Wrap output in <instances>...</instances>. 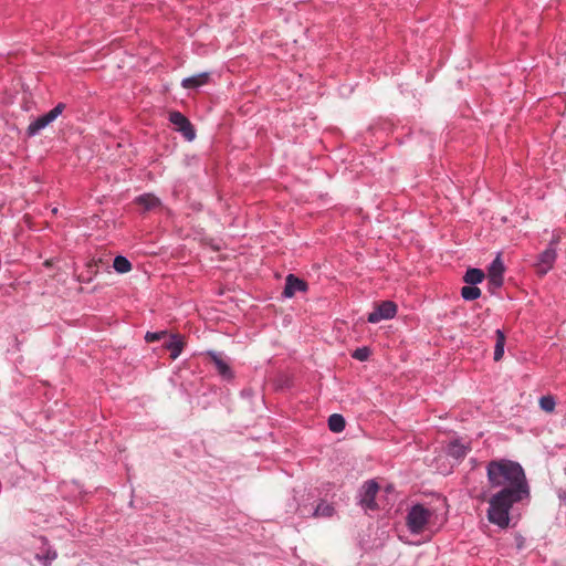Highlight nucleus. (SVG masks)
Masks as SVG:
<instances>
[{"label":"nucleus","mask_w":566,"mask_h":566,"mask_svg":"<svg viewBox=\"0 0 566 566\" xmlns=\"http://www.w3.org/2000/svg\"><path fill=\"white\" fill-rule=\"evenodd\" d=\"M490 489L496 490L488 500V520L501 528L510 524V511L515 503L530 497V486L520 463L493 460L486 467Z\"/></svg>","instance_id":"nucleus-1"},{"label":"nucleus","mask_w":566,"mask_h":566,"mask_svg":"<svg viewBox=\"0 0 566 566\" xmlns=\"http://www.w3.org/2000/svg\"><path fill=\"white\" fill-rule=\"evenodd\" d=\"M432 512L421 504L413 505L407 515V526L412 534H420L427 530Z\"/></svg>","instance_id":"nucleus-2"},{"label":"nucleus","mask_w":566,"mask_h":566,"mask_svg":"<svg viewBox=\"0 0 566 566\" xmlns=\"http://www.w3.org/2000/svg\"><path fill=\"white\" fill-rule=\"evenodd\" d=\"M64 108H65V105L63 103H59L50 112L38 117L34 122H32L29 125L28 134L29 135L38 134L41 129L45 128L48 125H50L52 122H54L57 118V116L62 114Z\"/></svg>","instance_id":"nucleus-3"},{"label":"nucleus","mask_w":566,"mask_h":566,"mask_svg":"<svg viewBox=\"0 0 566 566\" xmlns=\"http://www.w3.org/2000/svg\"><path fill=\"white\" fill-rule=\"evenodd\" d=\"M169 120L176 126V129L179 130L187 140H192L196 137V132L192 124L180 112H171L169 114Z\"/></svg>","instance_id":"nucleus-4"},{"label":"nucleus","mask_w":566,"mask_h":566,"mask_svg":"<svg viewBox=\"0 0 566 566\" xmlns=\"http://www.w3.org/2000/svg\"><path fill=\"white\" fill-rule=\"evenodd\" d=\"M396 313L397 305L391 301H384L377 305L374 312L369 313L368 322L375 324L382 319H389L392 318Z\"/></svg>","instance_id":"nucleus-5"},{"label":"nucleus","mask_w":566,"mask_h":566,"mask_svg":"<svg viewBox=\"0 0 566 566\" xmlns=\"http://www.w3.org/2000/svg\"><path fill=\"white\" fill-rule=\"evenodd\" d=\"M379 490V485L375 481L366 482L361 488L360 504L367 510H375L377 504L375 496Z\"/></svg>","instance_id":"nucleus-6"},{"label":"nucleus","mask_w":566,"mask_h":566,"mask_svg":"<svg viewBox=\"0 0 566 566\" xmlns=\"http://www.w3.org/2000/svg\"><path fill=\"white\" fill-rule=\"evenodd\" d=\"M166 338L164 347L170 352V358L175 360L179 357L186 345L185 337L180 334H171Z\"/></svg>","instance_id":"nucleus-7"},{"label":"nucleus","mask_w":566,"mask_h":566,"mask_svg":"<svg viewBox=\"0 0 566 566\" xmlns=\"http://www.w3.org/2000/svg\"><path fill=\"white\" fill-rule=\"evenodd\" d=\"M207 356L210 358V361L214 365L220 376L227 379L232 378L233 375L230 365L221 353L208 352Z\"/></svg>","instance_id":"nucleus-8"},{"label":"nucleus","mask_w":566,"mask_h":566,"mask_svg":"<svg viewBox=\"0 0 566 566\" xmlns=\"http://www.w3.org/2000/svg\"><path fill=\"white\" fill-rule=\"evenodd\" d=\"M504 265L500 256H496L489 266V282L494 287H500L503 284Z\"/></svg>","instance_id":"nucleus-9"},{"label":"nucleus","mask_w":566,"mask_h":566,"mask_svg":"<svg viewBox=\"0 0 566 566\" xmlns=\"http://www.w3.org/2000/svg\"><path fill=\"white\" fill-rule=\"evenodd\" d=\"M307 290V283L293 274H289L285 281V287L283 295L285 297H293L296 292H305Z\"/></svg>","instance_id":"nucleus-10"},{"label":"nucleus","mask_w":566,"mask_h":566,"mask_svg":"<svg viewBox=\"0 0 566 566\" xmlns=\"http://www.w3.org/2000/svg\"><path fill=\"white\" fill-rule=\"evenodd\" d=\"M556 259V251L552 247L547 248L539 255L537 263V272L541 275H545L552 268Z\"/></svg>","instance_id":"nucleus-11"},{"label":"nucleus","mask_w":566,"mask_h":566,"mask_svg":"<svg viewBox=\"0 0 566 566\" xmlns=\"http://www.w3.org/2000/svg\"><path fill=\"white\" fill-rule=\"evenodd\" d=\"M209 81V73H200L197 75H192L182 80L181 85L184 88H197Z\"/></svg>","instance_id":"nucleus-12"},{"label":"nucleus","mask_w":566,"mask_h":566,"mask_svg":"<svg viewBox=\"0 0 566 566\" xmlns=\"http://www.w3.org/2000/svg\"><path fill=\"white\" fill-rule=\"evenodd\" d=\"M505 335L501 329L495 331L494 360L499 361L504 355Z\"/></svg>","instance_id":"nucleus-13"},{"label":"nucleus","mask_w":566,"mask_h":566,"mask_svg":"<svg viewBox=\"0 0 566 566\" xmlns=\"http://www.w3.org/2000/svg\"><path fill=\"white\" fill-rule=\"evenodd\" d=\"M136 203L144 207L145 210H151L159 206V199L154 195L146 193L136 198Z\"/></svg>","instance_id":"nucleus-14"},{"label":"nucleus","mask_w":566,"mask_h":566,"mask_svg":"<svg viewBox=\"0 0 566 566\" xmlns=\"http://www.w3.org/2000/svg\"><path fill=\"white\" fill-rule=\"evenodd\" d=\"M484 277H485V275L482 270L469 269L465 272L463 280L467 284L474 285V284L481 283Z\"/></svg>","instance_id":"nucleus-15"},{"label":"nucleus","mask_w":566,"mask_h":566,"mask_svg":"<svg viewBox=\"0 0 566 566\" xmlns=\"http://www.w3.org/2000/svg\"><path fill=\"white\" fill-rule=\"evenodd\" d=\"M468 451L469 448L459 441L451 442L448 448V453L455 459L464 458Z\"/></svg>","instance_id":"nucleus-16"},{"label":"nucleus","mask_w":566,"mask_h":566,"mask_svg":"<svg viewBox=\"0 0 566 566\" xmlns=\"http://www.w3.org/2000/svg\"><path fill=\"white\" fill-rule=\"evenodd\" d=\"M345 419L342 415L334 413L328 418V428L333 432H342L345 429Z\"/></svg>","instance_id":"nucleus-17"},{"label":"nucleus","mask_w":566,"mask_h":566,"mask_svg":"<svg viewBox=\"0 0 566 566\" xmlns=\"http://www.w3.org/2000/svg\"><path fill=\"white\" fill-rule=\"evenodd\" d=\"M113 266L116 272L122 274L127 273L132 270V263L125 256L122 255H117L114 259Z\"/></svg>","instance_id":"nucleus-18"},{"label":"nucleus","mask_w":566,"mask_h":566,"mask_svg":"<svg viewBox=\"0 0 566 566\" xmlns=\"http://www.w3.org/2000/svg\"><path fill=\"white\" fill-rule=\"evenodd\" d=\"M480 295H481V290L476 286L465 285L461 289V296L465 301L476 300L478 297H480Z\"/></svg>","instance_id":"nucleus-19"},{"label":"nucleus","mask_w":566,"mask_h":566,"mask_svg":"<svg viewBox=\"0 0 566 566\" xmlns=\"http://www.w3.org/2000/svg\"><path fill=\"white\" fill-rule=\"evenodd\" d=\"M333 513H334V507L331 504H328L326 502H321L316 506L313 515L315 517H321V516H325L326 517V516H332Z\"/></svg>","instance_id":"nucleus-20"},{"label":"nucleus","mask_w":566,"mask_h":566,"mask_svg":"<svg viewBox=\"0 0 566 566\" xmlns=\"http://www.w3.org/2000/svg\"><path fill=\"white\" fill-rule=\"evenodd\" d=\"M541 408L546 412H552L555 408V400L552 396H544L539 399Z\"/></svg>","instance_id":"nucleus-21"},{"label":"nucleus","mask_w":566,"mask_h":566,"mask_svg":"<svg viewBox=\"0 0 566 566\" xmlns=\"http://www.w3.org/2000/svg\"><path fill=\"white\" fill-rule=\"evenodd\" d=\"M352 356H353V358H355V359H357L359 361H365L370 356V349L368 347L357 348V349L354 350Z\"/></svg>","instance_id":"nucleus-22"},{"label":"nucleus","mask_w":566,"mask_h":566,"mask_svg":"<svg viewBox=\"0 0 566 566\" xmlns=\"http://www.w3.org/2000/svg\"><path fill=\"white\" fill-rule=\"evenodd\" d=\"M167 336H168V333L166 331H160V332H155V333L147 332V334L145 335V339L148 343H153V342L166 338Z\"/></svg>","instance_id":"nucleus-23"},{"label":"nucleus","mask_w":566,"mask_h":566,"mask_svg":"<svg viewBox=\"0 0 566 566\" xmlns=\"http://www.w3.org/2000/svg\"><path fill=\"white\" fill-rule=\"evenodd\" d=\"M560 499L566 504V491L560 494Z\"/></svg>","instance_id":"nucleus-24"},{"label":"nucleus","mask_w":566,"mask_h":566,"mask_svg":"<svg viewBox=\"0 0 566 566\" xmlns=\"http://www.w3.org/2000/svg\"><path fill=\"white\" fill-rule=\"evenodd\" d=\"M54 558H56V554L55 553H53V555H52V557H50V559H54Z\"/></svg>","instance_id":"nucleus-25"}]
</instances>
